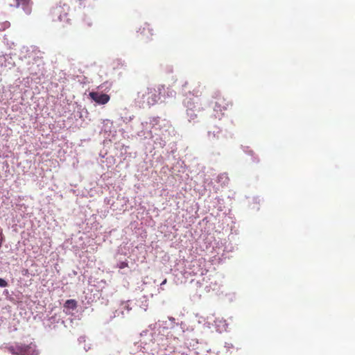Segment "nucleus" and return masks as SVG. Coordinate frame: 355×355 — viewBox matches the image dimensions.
Returning a JSON list of instances; mask_svg holds the SVG:
<instances>
[{"label":"nucleus","mask_w":355,"mask_h":355,"mask_svg":"<svg viewBox=\"0 0 355 355\" xmlns=\"http://www.w3.org/2000/svg\"><path fill=\"white\" fill-rule=\"evenodd\" d=\"M128 266V263L125 261H122L119 264V268L123 269Z\"/></svg>","instance_id":"9"},{"label":"nucleus","mask_w":355,"mask_h":355,"mask_svg":"<svg viewBox=\"0 0 355 355\" xmlns=\"http://www.w3.org/2000/svg\"><path fill=\"white\" fill-rule=\"evenodd\" d=\"M232 105V103L227 98L219 96L216 98L215 102L214 111L222 112L227 110Z\"/></svg>","instance_id":"4"},{"label":"nucleus","mask_w":355,"mask_h":355,"mask_svg":"<svg viewBox=\"0 0 355 355\" xmlns=\"http://www.w3.org/2000/svg\"><path fill=\"white\" fill-rule=\"evenodd\" d=\"M159 99V97L156 95V94H154L152 96V98H151V101H150L149 99H148V103H150V104H155V103L157 102V101Z\"/></svg>","instance_id":"8"},{"label":"nucleus","mask_w":355,"mask_h":355,"mask_svg":"<svg viewBox=\"0 0 355 355\" xmlns=\"http://www.w3.org/2000/svg\"><path fill=\"white\" fill-rule=\"evenodd\" d=\"M89 96L98 105H105L107 103L110 99V97L108 94H101L97 92H89Z\"/></svg>","instance_id":"3"},{"label":"nucleus","mask_w":355,"mask_h":355,"mask_svg":"<svg viewBox=\"0 0 355 355\" xmlns=\"http://www.w3.org/2000/svg\"><path fill=\"white\" fill-rule=\"evenodd\" d=\"M161 88H164L162 85L158 87V91L160 92Z\"/></svg>","instance_id":"15"},{"label":"nucleus","mask_w":355,"mask_h":355,"mask_svg":"<svg viewBox=\"0 0 355 355\" xmlns=\"http://www.w3.org/2000/svg\"><path fill=\"white\" fill-rule=\"evenodd\" d=\"M221 130L220 128H216L215 130H214L213 131L211 130H209L208 132V135L210 138H212V139H214V138H216V139H218L219 137V134L220 133Z\"/></svg>","instance_id":"7"},{"label":"nucleus","mask_w":355,"mask_h":355,"mask_svg":"<svg viewBox=\"0 0 355 355\" xmlns=\"http://www.w3.org/2000/svg\"><path fill=\"white\" fill-rule=\"evenodd\" d=\"M80 5L85 6L86 3H89L90 0H78Z\"/></svg>","instance_id":"13"},{"label":"nucleus","mask_w":355,"mask_h":355,"mask_svg":"<svg viewBox=\"0 0 355 355\" xmlns=\"http://www.w3.org/2000/svg\"><path fill=\"white\" fill-rule=\"evenodd\" d=\"M28 0H16L17 5L19 6V4H24L26 3Z\"/></svg>","instance_id":"12"},{"label":"nucleus","mask_w":355,"mask_h":355,"mask_svg":"<svg viewBox=\"0 0 355 355\" xmlns=\"http://www.w3.org/2000/svg\"><path fill=\"white\" fill-rule=\"evenodd\" d=\"M218 178H227V176L223 174V175H220V176H218Z\"/></svg>","instance_id":"14"},{"label":"nucleus","mask_w":355,"mask_h":355,"mask_svg":"<svg viewBox=\"0 0 355 355\" xmlns=\"http://www.w3.org/2000/svg\"><path fill=\"white\" fill-rule=\"evenodd\" d=\"M69 7L66 5L56 6L51 8L50 11V15L52 21H62L67 19V11Z\"/></svg>","instance_id":"1"},{"label":"nucleus","mask_w":355,"mask_h":355,"mask_svg":"<svg viewBox=\"0 0 355 355\" xmlns=\"http://www.w3.org/2000/svg\"><path fill=\"white\" fill-rule=\"evenodd\" d=\"M27 273H28V270L26 269V270H25L24 275H26Z\"/></svg>","instance_id":"17"},{"label":"nucleus","mask_w":355,"mask_h":355,"mask_svg":"<svg viewBox=\"0 0 355 355\" xmlns=\"http://www.w3.org/2000/svg\"><path fill=\"white\" fill-rule=\"evenodd\" d=\"M138 37L143 40L146 42L152 40L153 35V29L150 28V24L145 23L141 26L138 31Z\"/></svg>","instance_id":"2"},{"label":"nucleus","mask_w":355,"mask_h":355,"mask_svg":"<svg viewBox=\"0 0 355 355\" xmlns=\"http://www.w3.org/2000/svg\"><path fill=\"white\" fill-rule=\"evenodd\" d=\"M0 236H1V233L0 232ZM1 244H2V239H0V247L1 246Z\"/></svg>","instance_id":"16"},{"label":"nucleus","mask_w":355,"mask_h":355,"mask_svg":"<svg viewBox=\"0 0 355 355\" xmlns=\"http://www.w3.org/2000/svg\"><path fill=\"white\" fill-rule=\"evenodd\" d=\"M64 307L68 309L74 310L77 307V302L75 300H67L64 304Z\"/></svg>","instance_id":"6"},{"label":"nucleus","mask_w":355,"mask_h":355,"mask_svg":"<svg viewBox=\"0 0 355 355\" xmlns=\"http://www.w3.org/2000/svg\"><path fill=\"white\" fill-rule=\"evenodd\" d=\"M31 349V347L26 345H19L16 347H9L8 350L12 354H17L20 355H26L28 350Z\"/></svg>","instance_id":"5"},{"label":"nucleus","mask_w":355,"mask_h":355,"mask_svg":"<svg viewBox=\"0 0 355 355\" xmlns=\"http://www.w3.org/2000/svg\"><path fill=\"white\" fill-rule=\"evenodd\" d=\"M0 286L1 287H6V286H8L7 282L5 279H3L0 278Z\"/></svg>","instance_id":"10"},{"label":"nucleus","mask_w":355,"mask_h":355,"mask_svg":"<svg viewBox=\"0 0 355 355\" xmlns=\"http://www.w3.org/2000/svg\"><path fill=\"white\" fill-rule=\"evenodd\" d=\"M147 91H148V94H153V93H154V92H155V89L153 87H148Z\"/></svg>","instance_id":"11"},{"label":"nucleus","mask_w":355,"mask_h":355,"mask_svg":"<svg viewBox=\"0 0 355 355\" xmlns=\"http://www.w3.org/2000/svg\"><path fill=\"white\" fill-rule=\"evenodd\" d=\"M166 282V279H164L162 284H164Z\"/></svg>","instance_id":"18"}]
</instances>
